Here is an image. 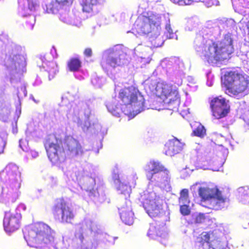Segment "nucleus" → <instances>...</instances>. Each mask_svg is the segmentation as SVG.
Instances as JSON below:
<instances>
[{
  "label": "nucleus",
  "mask_w": 249,
  "mask_h": 249,
  "mask_svg": "<svg viewBox=\"0 0 249 249\" xmlns=\"http://www.w3.org/2000/svg\"><path fill=\"white\" fill-rule=\"evenodd\" d=\"M58 139L54 134L49 135L45 139L44 145L49 160L53 163L58 162L66 155L71 158L82 156L84 150L79 142L72 136L64 139V148L58 142Z\"/></svg>",
  "instance_id": "f257e3e1"
},
{
  "label": "nucleus",
  "mask_w": 249,
  "mask_h": 249,
  "mask_svg": "<svg viewBox=\"0 0 249 249\" xmlns=\"http://www.w3.org/2000/svg\"><path fill=\"white\" fill-rule=\"evenodd\" d=\"M233 40L230 34L224 35L220 41H213L206 46L201 56L209 63H217L228 60L234 52Z\"/></svg>",
  "instance_id": "f03ea898"
},
{
  "label": "nucleus",
  "mask_w": 249,
  "mask_h": 249,
  "mask_svg": "<svg viewBox=\"0 0 249 249\" xmlns=\"http://www.w3.org/2000/svg\"><path fill=\"white\" fill-rule=\"evenodd\" d=\"M225 92L230 96L246 95L249 91V76L237 71H229L221 77Z\"/></svg>",
  "instance_id": "7ed1b4c3"
},
{
  "label": "nucleus",
  "mask_w": 249,
  "mask_h": 249,
  "mask_svg": "<svg viewBox=\"0 0 249 249\" xmlns=\"http://www.w3.org/2000/svg\"><path fill=\"white\" fill-rule=\"evenodd\" d=\"M53 232L47 225L38 223L24 233V237L29 246L42 248L51 244L54 241Z\"/></svg>",
  "instance_id": "20e7f679"
},
{
  "label": "nucleus",
  "mask_w": 249,
  "mask_h": 249,
  "mask_svg": "<svg viewBox=\"0 0 249 249\" xmlns=\"http://www.w3.org/2000/svg\"><path fill=\"white\" fill-rule=\"evenodd\" d=\"M118 98L120 104L126 107L129 106L137 110H142L144 106L145 100L139 90L130 86L121 89Z\"/></svg>",
  "instance_id": "39448f33"
},
{
  "label": "nucleus",
  "mask_w": 249,
  "mask_h": 249,
  "mask_svg": "<svg viewBox=\"0 0 249 249\" xmlns=\"http://www.w3.org/2000/svg\"><path fill=\"white\" fill-rule=\"evenodd\" d=\"M139 199L150 217H158L162 213L161 200L157 196L155 193L144 191L141 193Z\"/></svg>",
  "instance_id": "423d86ee"
},
{
  "label": "nucleus",
  "mask_w": 249,
  "mask_h": 249,
  "mask_svg": "<svg viewBox=\"0 0 249 249\" xmlns=\"http://www.w3.org/2000/svg\"><path fill=\"white\" fill-rule=\"evenodd\" d=\"M52 213L55 220L63 224H72L75 218L73 209L63 198H60L53 207Z\"/></svg>",
  "instance_id": "0eeeda50"
},
{
  "label": "nucleus",
  "mask_w": 249,
  "mask_h": 249,
  "mask_svg": "<svg viewBox=\"0 0 249 249\" xmlns=\"http://www.w3.org/2000/svg\"><path fill=\"white\" fill-rule=\"evenodd\" d=\"M134 26L138 33L148 34L158 30L160 26V22L156 16L141 15L137 18Z\"/></svg>",
  "instance_id": "6e6552de"
},
{
  "label": "nucleus",
  "mask_w": 249,
  "mask_h": 249,
  "mask_svg": "<svg viewBox=\"0 0 249 249\" xmlns=\"http://www.w3.org/2000/svg\"><path fill=\"white\" fill-rule=\"evenodd\" d=\"M212 115L216 119L225 117L230 111V107L224 98L216 97L210 102Z\"/></svg>",
  "instance_id": "1a4fd4ad"
},
{
  "label": "nucleus",
  "mask_w": 249,
  "mask_h": 249,
  "mask_svg": "<svg viewBox=\"0 0 249 249\" xmlns=\"http://www.w3.org/2000/svg\"><path fill=\"white\" fill-rule=\"evenodd\" d=\"M181 83H165L161 87L160 96L164 98V101L167 104L172 102L178 104L180 98L178 87Z\"/></svg>",
  "instance_id": "9d476101"
},
{
  "label": "nucleus",
  "mask_w": 249,
  "mask_h": 249,
  "mask_svg": "<svg viewBox=\"0 0 249 249\" xmlns=\"http://www.w3.org/2000/svg\"><path fill=\"white\" fill-rule=\"evenodd\" d=\"M21 214L18 212L9 211L5 213L3 225L5 231L13 232L18 230L21 226Z\"/></svg>",
  "instance_id": "9b49d317"
},
{
  "label": "nucleus",
  "mask_w": 249,
  "mask_h": 249,
  "mask_svg": "<svg viewBox=\"0 0 249 249\" xmlns=\"http://www.w3.org/2000/svg\"><path fill=\"white\" fill-rule=\"evenodd\" d=\"M73 0H60L49 4L50 11L54 14H59V18L65 22H69L71 20L69 18V11L67 8L71 6Z\"/></svg>",
  "instance_id": "f8f14e48"
},
{
  "label": "nucleus",
  "mask_w": 249,
  "mask_h": 249,
  "mask_svg": "<svg viewBox=\"0 0 249 249\" xmlns=\"http://www.w3.org/2000/svg\"><path fill=\"white\" fill-rule=\"evenodd\" d=\"M121 63L120 54L117 51L112 50L102 59L100 64L103 70L108 71L120 66Z\"/></svg>",
  "instance_id": "ddd939ff"
},
{
  "label": "nucleus",
  "mask_w": 249,
  "mask_h": 249,
  "mask_svg": "<svg viewBox=\"0 0 249 249\" xmlns=\"http://www.w3.org/2000/svg\"><path fill=\"white\" fill-rule=\"evenodd\" d=\"M18 167L14 164H9L0 172V180L6 182L7 181L14 182L18 180L17 178L19 176Z\"/></svg>",
  "instance_id": "4468645a"
},
{
  "label": "nucleus",
  "mask_w": 249,
  "mask_h": 249,
  "mask_svg": "<svg viewBox=\"0 0 249 249\" xmlns=\"http://www.w3.org/2000/svg\"><path fill=\"white\" fill-rule=\"evenodd\" d=\"M145 171L147 179L149 181H152L153 176L156 174L163 172L167 175L168 173V171L163 165L154 161H151L147 163Z\"/></svg>",
  "instance_id": "2eb2a0df"
},
{
  "label": "nucleus",
  "mask_w": 249,
  "mask_h": 249,
  "mask_svg": "<svg viewBox=\"0 0 249 249\" xmlns=\"http://www.w3.org/2000/svg\"><path fill=\"white\" fill-rule=\"evenodd\" d=\"M120 218L124 223L131 225L134 221V213L132 212L130 202L126 203L119 208Z\"/></svg>",
  "instance_id": "dca6fc26"
},
{
  "label": "nucleus",
  "mask_w": 249,
  "mask_h": 249,
  "mask_svg": "<svg viewBox=\"0 0 249 249\" xmlns=\"http://www.w3.org/2000/svg\"><path fill=\"white\" fill-rule=\"evenodd\" d=\"M183 146V144L176 138L169 140L164 145L165 154L173 156L179 153L182 150Z\"/></svg>",
  "instance_id": "f3484780"
},
{
  "label": "nucleus",
  "mask_w": 249,
  "mask_h": 249,
  "mask_svg": "<svg viewBox=\"0 0 249 249\" xmlns=\"http://www.w3.org/2000/svg\"><path fill=\"white\" fill-rule=\"evenodd\" d=\"M226 197H224L222 193L216 187L215 192L214 193L213 197L210 201V203L208 207L213 210H218L222 207V204L225 203Z\"/></svg>",
  "instance_id": "a211bd4d"
},
{
  "label": "nucleus",
  "mask_w": 249,
  "mask_h": 249,
  "mask_svg": "<svg viewBox=\"0 0 249 249\" xmlns=\"http://www.w3.org/2000/svg\"><path fill=\"white\" fill-rule=\"evenodd\" d=\"M216 187H199L198 193L199 196L201 197V201L212 200L213 197L214 193L215 192Z\"/></svg>",
  "instance_id": "6ab92c4d"
},
{
  "label": "nucleus",
  "mask_w": 249,
  "mask_h": 249,
  "mask_svg": "<svg viewBox=\"0 0 249 249\" xmlns=\"http://www.w3.org/2000/svg\"><path fill=\"white\" fill-rule=\"evenodd\" d=\"M104 0H82L81 5L84 12L90 13L93 11L94 6L100 5Z\"/></svg>",
  "instance_id": "aec40b11"
},
{
  "label": "nucleus",
  "mask_w": 249,
  "mask_h": 249,
  "mask_svg": "<svg viewBox=\"0 0 249 249\" xmlns=\"http://www.w3.org/2000/svg\"><path fill=\"white\" fill-rule=\"evenodd\" d=\"M67 65L70 71H78L82 67V61L78 57H71L67 62Z\"/></svg>",
  "instance_id": "412c9836"
},
{
  "label": "nucleus",
  "mask_w": 249,
  "mask_h": 249,
  "mask_svg": "<svg viewBox=\"0 0 249 249\" xmlns=\"http://www.w3.org/2000/svg\"><path fill=\"white\" fill-rule=\"evenodd\" d=\"M8 61L11 66L17 68L19 67L20 65H24L25 59L22 55L16 54L10 56Z\"/></svg>",
  "instance_id": "4be33fe9"
},
{
  "label": "nucleus",
  "mask_w": 249,
  "mask_h": 249,
  "mask_svg": "<svg viewBox=\"0 0 249 249\" xmlns=\"http://www.w3.org/2000/svg\"><path fill=\"white\" fill-rule=\"evenodd\" d=\"M238 196L240 200L242 202H249V187L244 186L239 188Z\"/></svg>",
  "instance_id": "5701e85b"
},
{
  "label": "nucleus",
  "mask_w": 249,
  "mask_h": 249,
  "mask_svg": "<svg viewBox=\"0 0 249 249\" xmlns=\"http://www.w3.org/2000/svg\"><path fill=\"white\" fill-rule=\"evenodd\" d=\"M162 235L163 231L154 226H150L147 232V235L149 237L155 239H158L160 237H162Z\"/></svg>",
  "instance_id": "b1692460"
},
{
  "label": "nucleus",
  "mask_w": 249,
  "mask_h": 249,
  "mask_svg": "<svg viewBox=\"0 0 249 249\" xmlns=\"http://www.w3.org/2000/svg\"><path fill=\"white\" fill-rule=\"evenodd\" d=\"M180 195L179 198L180 202H181L182 204H189L188 190L187 189H182L180 192Z\"/></svg>",
  "instance_id": "393cba45"
},
{
  "label": "nucleus",
  "mask_w": 249,
  "mask_h": 249,
  "mask_svg": "<svg viewBox=\"0 0 249 249\" xmlns=\"http://www.w3.org/2000/svg\"><path fill=\"white\" fill-rule=\"evenodd\" d=\"M194 136L203 137L206 134V130L204 127L200 124H198L196 128L193 131Z\"/></svg>",
  "instance_id": "a878e982"
},
{
  "label": "nucleus",
  "mask_w": 249,
  "mask_h": 249,
  "mask_svg": "<svg viewBox=\"0 0 249 249\" xmlns=\"http://www.w3.org/2000/svg\"><path fill=\"white\" fill-rule=\"evenodd\" d=\"M206 220L205 214L199 213L194 217L193 223L196 224H202L205 222Z\"/></svg>",
  "instance_id": "bb28decb"
},
{
  "label": "nucleus",
  "mask_w": 249,
  "mask_h": 249,
  "mask_svg": "<svg viewBox=\"0 0 249 249\" xmlns=\"http://www.w3.org/2000/svg\"><path fill=\"white\" fill-rule=\"evenodd\" d=\"M180 212L184 216L190 214L191 210L187 204H183L180 206Z\"/></svg>",
  "instance_id": "cd10ccee"
},
{
  "label": "nucleus",
  "mask_w": 249,
  "mask_h": 249,
  "mask_svg": "<svg viewBox=\"0 0 249 249\" xmlns=\"http://www.w3.org/2000/svg\"><path fill=\"white\" fill-rule=\"evenodd\" d=\"M84 55L87 57H90L92 55V51L90 48H86L83 52Z\"/></svg>",
  "instance_id": "c85d7f7f"
},
{
  "label": "nucleus",
  "mask_w": 249,
  "mask_h": 249,
  "mask_svg": "<svg viewBox=\"0 0 249 249\" xmlns=\"http://www.w3.org/2000/svg\"><path fill=\"white\" fill-rule=\"evenodd\" d=\"M182 1H181L180 5H190L194 2H197L201 1V0H182Z\"/></svg>",
  "instance_id": "c756f323"
},
{
  "label": "nucleus",
  "mask_w": 249,
  "mask_h": 249,
  "mask_svg": "<svg viewBox=\"0 0 249 249\" xmlns=\"http://www.w3.org/2000/svg\"><path fill=\"white\" fill-rule=\"evenodd\" d=\"M146 48H144L143 50H144V53H142V55H140V57L142 59H145V60H149L150 59V54L149 53L147 52V51H146Z\"/></svg>",
  "instance_id": "7c9ffc66"
},
{
  "label": "nucleus",
  "mask_w": 249,
  "mask_h": 249,
  "mask_svg": "<svg viewBox=\"0 0 249 249\" xmlns=\"http://www.w3.org/2000/svg\"><path fill=\"white\" fill-rule=\"evenodd\" d=\"M128 186L123 183H120L118 186V190H120L122 194H124L125 191L127 190Z\"/></svg>",
  "instance_id": "2f4dec72"
},
{
  "label": "nucleus",
  "mask_w": 249,
  "mask_h": 249,
  "mask_svg": "<svg viewBox=\"0 0 249 249\" xmlns=\"http://www.w3.org/2000/svg\"><path fill=\"white\" fill-rule=\"evenodd\" d=\"M75 236L80 240V242L82 243L84 239V235L82 232L78 233Z\"/></svg>",
  "instance_id": "473e14b6"
},
{
  "label": "nucleus",
  "mask_w": 249,
  "mask_h": 249,
  "mask_svg": "<svg viewBox=\"0 0 249 249\" xmlns=\"http://www.w3.org/2000/svg\"><path fill=\"white\" fill-rule=\"evenodd\" d=\"M29 154L34 158L37 157L38 155V153L34 150L30 151Z\"/></svg>",
  "instance_id": "72a5a7b5"
},
{
  "label": "nucleus",
  "mask_w": 249,
  "mask_h": 249,
  "mask_svg": "<svg viewBox=\"0 0 249 249\" xmlns=\"http://www.w3.org/2000/svg\"><path fill=\"white\" fill-rule=\"evenodd\" d=\"M21 209L23 210H25L26 209L25 206L23 204H19L17 208V210H20Z\"/></svg>",
  "instance_id": "f704fd0d"
},
{
  "label": "nucleus",
  "mask_w": 249,
  "mask_h": 249,
  "mask_svg": "<svg viewBox=\"0 0 249 249\" xmlns=\"http://www.w3.org/2000/svg\"><path fill=\"white\" fill-rule=\"evenodd\" d=\"M5 144L3 143H0V155L4 152Z\"/></svg>",
  "instance_id": "c9c22d12"
},
{
  "label": "nucleus",
  "mask_w": 249,
  "mask_h": 249,
  "mask_svg": "<svg viewBox=\"0 0 249 249\" xmlns=\"http://www.w3.org/2000/svg\"><path fill=\"white\" fill-rule=\"evenodd\" d=\"M166 30L168 31V32L170 34H173V30L171 29L170 24L166 25Z\"/></svg>",
  "instance_id": "e433bc0d"
},
{
  "label": "nucleus",
  "mask_w": 249,
  "mask_h": 249,
  "mask_svg": "<svg viewBox=\"0 0 249 249\" xmlns=\"http://www.w3.org/2000/svg\"><path fill=\"white\" fill-rule=\"evenodd\" d=\"M171 1L175 3L178 4L179 5L180 4L181 1H182V0H170Z\"/></svg>",
  "instance_id": "4c0bfd02"
},
{
  "label": "nucleus",
  "mask_w": 249,
  "mask_h": 249,
  "mask_svg": "<svg viewBox=\"0 0 249 249\" xmlns=\"http://www.w3.org/2000/svg\"><path fill=\"white\" fill-rule=\"evenodd\" d=\"M226 131H227L226 134H224L223 135V134H221V136L222 137H226L227 135V134H228L229 133V128H228V127H227Z\"/></svg>",
  "instance_id": "58836bf2"
},
{
  "label": "nucleus",
  "mask_w": 249,
  "mask_h": 249,
  "mask_svg": "<svg viewBox=\"0 0 249 249\" xmlns=\"http://www.w3.org/2000/svg\"><path fill=\"white\" fill-rule=\"evenodd\" d=\"M2 110H3V109L2 108H1L0 107V117L1 116V115L2 114Z\"/></svg>",
  "instance_id": "ea45409f"
},
{
  "label": "nucleus",
  "mask_w": 249,
  "mask_h": 249,
  "mask_svg": "<svg viewBox=\"0 0 249 249\" xmlns=\"http://www.w3.org/2000/svg\"><path fill=\"white\" fill-rule=\"evenodd\" d=\"M247 29L249 30V20L247 22Z\"/></svg>",
  "instance_id": "a19ab883"
},
{
  "label": "nucleus",
  "mask_w": 249,
  "mask_h": 249,
  "mask_svg": "<svg viewBox=\"0 0 249 249\" xmlns=\"http://www.w3.org/2000/svg\"><path fill=\"white\" fill-rule=\"evenodd\" d=\"M48 71H49V72H50V71H51V70H48Z\"/></svg>",
  "instance_id": "79ce46f5"
}]
</instances>
